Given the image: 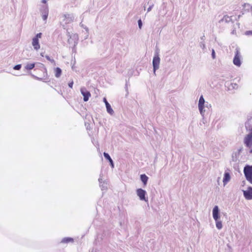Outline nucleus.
<instances>
[{
    "label": "nucleus",
    "mask_w": 252,
    "mask_h": 252,
    "mask_svg": "<svg viewBox=\"0 0 252 252\" xmlns=\"http://www.w3.org/2000/svg\"><path fill=\"white\" fill-rule=\"evenodd\" d=\"M32 76L35 79L38 80H41L42 79L41 78H39L34 75H32Z\"/></svg>",
    "instance_id": "nucleus-37"
},
{
    "label": "nucleus",
    "mask_w": 252,
    "mask_h": 252,
    "mask_svg": "<svg viewBox=\"0 0 252 252\" xmlns=\"http://www.w3.org/2000/svg\"><path fill=\"white\" fill-rule=\"evenodd\" d=\"M80 92L82 95L83 96V100L85 102L88 101L91 94L89 91L87 90L85 87L81 88Z\"/></svg>",
    "instance_id": "nucleus-9"
},
{
    "label": "nucleus",
    "mask_w": 252,
    "mask_h": 252,
    "mask_svg": "<svg viewBox=\"0 0 252 252\" xmlns=\"http://www.w3.org/2000/svg\"><path fill=\"white\" fill-rule=\"evenodd\" d=\"M103 101L105 104L107 112L109 114L112 115L114 113V111H113V109L112 108L110 104L108 103V102L107 101V100L105 97L103 98Z\"/></svg>",
    "instance_id": "nucleus-11"
},
{
    "label": "nucleus",
    "mask_w": 252,
    "mask_h": 252,
    "mask_svg": "<svg viewBox=\"0 0 252 252\" xmlns=\"http://www.w3.org/2000/svg\"><path fill=\"white\" fill-rule=\"evenodd\" d=\"M32 45L33 47L34 50L37 51L40 48V46L39 43V40L36 38H32Z\"/></svg>",
    "instance_id": "nucleus-14"
},
{
    "label": "nucleus",
    "mask_w": 252,
    "mask_h": 252,
    "mask_svg": "<svg viewBox=\"0 0 252 252\" xmlns=\"http://www.w3.org/2000/svg\"><path fill=\"white\" fill-rule=\"evenodd\" d=\"M80 26L81 27H82V28L84 29L88 33L89 32V29L88 27H87L86 26H85V25H84L82 22H81L79 24Z\"/></svg>",
    "instance_id": "nucleus-26"
},
{
    "label": "nucleus",
    "mask_w": 252,
    "mask_h": 252,
    "mask_svg": "<svg viewBox=\"0 0 252 252\" xmlns=\"http://www.w3.org/2000/svg\"><path fill=\"white\" fill-rule=\"evenodd\" d=\"M39 66L41 68V70L43 71L44 75L46 76L47 75V69H46L45 65L41 63H39Z\"/></svg>",
    "instance_id": "nucleus-21"
},
{
    "label": "nucleus",
    "mask_w": 252,
    "mask_h": 252,
    "mask_svg": "<svg viewBox=\"0 0 252 252\" xmlns=\"http://www.w3.org/2000/svg\"><path fill=\"white\" fill-rule=\"evenodd\" d=\"M211 107V105L210 104H209L208 102H205V107H206V108H209V107Z\"/></svg>",
    "instance_id": "nucleus-36"
},
{
    "label": "nucleus",
    "mask_w": 252,
    "mask_h": 252,
    "mask_svg": "<svg viewBox=\"0 0 252 252\" xmlns=\"http://www.w3.org/2000/svg\"><path fill=\"white\" fill-rule=\"evenodd\" d=\"M231 33L232 34H236V30L235 29H234L232 32H231Z\"/></svg>",
    "instance_id": "nucleus-40"
},
{
    "label": "nucleus",
    "mask_w": 252,
    "mask_h": 252,
    "mask_svg": "<svg viewBox=\"0 0 252 252\" xmlns=\"http://www.w3.org/2000/svg\"><path fill=\"white\" fill-rule=\"evenodd\" d=\"M42 33L39 32L36 34V35L33 37V38H36L37 39L39 40V38H40L41 37Z\"/></svg>",
    "instance_id": "nucleus-30"
},
{
    "label": "nucleus",
    "mask_w": 252,
    "mask_h": 252,
    "mask_svg": "<svg viewBox=\"0 0 252 252\" xmlns=\"http://www.w3.org/2000/svg\"><path fill=\"white\" fill-rule=\"evenodd\" d=\"M74 16L73 14L65 13L63 15V21L65 24L72 23L74 20Z\"/></svg>",
    "instance_id": "nucleus-8"
},
{
    "label": "nucleus",
    "mask_w": 252,
    "mask_h": 252,
    "mask_svg": "<svg viewBox=\"0 0 252 252\" xmlns=\"http://www.w3.org/2000/svg\"><path fill=\"white\" fill-rule=\"evenodd\" d=\"M73 239L72 238H64L62 240L63 243H68L69 242H73Z\"/></svg>",
    "instance_id": "nucleus-22"
},
{
    "label": "nucleus",
    "mask_w": 252,
    "mask_h": 252,
    "mask_svg": "<svg viewBox=\"0 0 252 252\" xmlns=\"http://www.w3.org/2000/svg\"><path fill=\"white\" fill-rule=\"evenodd\" d=\"M45 58H46V59L49 61V62H50L52 63H53V64H55L56 63H55V61L54 59H51L49 56L48 55H46L45 56Z\"/></svg>",
    "instance_id": "nucleus-25"
},
{
    "label": "nucleus",
    "mask_w": 252,
    "mask_h": 252,
    "mask_svg": "<svg viewBox=\"0 0 252 252\" xmlns=\"http://www.w3.org/2000/svg\"><path fill=\"white\" fill-rule=\"evenodd\" d=\"M245 34L247 35H252V31H248L245 32Z\"/></svg>",
    "instance_id": "nucleus-33"
},
{
    "label": "nucleus",
    "mask_w": 252,
    "mask_h": 252,
    "mask_svg": "<svg viewBox=\"0 0 252 252\" xmlns=\"http://www.w3.org/2000/svg\"><path fill=\"white\" fill-rule=\"evenodd\" d=\"M140 178L144 185H146L148 180V177L145 174H142L141 175Z\"/></svg>",
    "instance_id": "nucleus-19"
},
{
    "label": "nucleus",
    "mask_w": 252,
    "mask_h": 252,
    "mask_svg": "<svg viewBox=\"0 0 252 252\" xmlns=\"http://www.w3.org/2000/svg\"><path fill=\"white\" fill-rule=\"evenodd\" d=\"M216 227L219 229H220L222 228V223L220 221H219L218 220H216Z\"/></svg>",
    "instance_id": "nucleus-24"
},
{
    "label": "nucleus",
    "mask_w": 252,
    "mask_h": 252,
    "mask_svg": "<svg viewBox=\"0 0 252 252\" xmlns=\"http://www.w3.org/2000/svg\"><path fill=\"white\" fill-rule=\"evenodd\" d=\"M160 58L159 57V52L158 50H156L155 55L153 59V71L154 73L156 74V71L159 68V65L160 63Z\"/></svg>",
    "instance_id": "nucleus-1"
},
{
    "label": "nucleus",
    "mask_w": 252,
    "mask_h": 252,
    "mask_svg": "<svg viewBox=\"0 0 252 252\" xmlns=\"http://www.w3.org/2000/svg\"><path fill=\"white\" fill-rule=\"evenodd\" d=\"M233 63L237 66H240L241 65V54L239 49L237 48L235 52V56L233 58Z\"/></svg>",
    "instance_id": "nucleus-5"
},
{
    "label": "nucleus",
    "mask_w": 252,
    "mask_h": 252,
    "mask_svg": "<svg viewBox=\"0 0 252 252\" xmlns=\"http://www.w3.org/2000/svg\"><path fill=\"white\" fill-rule=\"evenodd\" d=\"M138 27L140 29L141 28L142 26V21L141 19H139L138 21Z\"/></svg>",
    "instance_id": "nucleus-31"
},
{
    "label": "nucleus",
    "mask_w": 252,
    "mask_h": 252,
    "mask_svg": "<svg viewBox=\"0 0 252 252\" xmlns=\"http://www.w3.org/2000/svg\"><path fill=\"white\" fill-rule=\"evenodd\" d=\"M200 47L203 49L204 50V49L206 48V46H205V42H203V41H200Z\"/></svg>",
    "instance_id": "nucleus-27"
},
{
    "label": "nucleus",
    "mask_w": 252,
    "mask_h": 252,
    "mask_svg": "<svg viewBox=\"0 0 252 252\" xmlns=\"http://www.w3.org/2000/svg\"><path fill=\"white\" fill-rule=\"evenodd\" d=\"M47 2L46 0H42V2L43 3H46Z\"/></svg>",
    "instance_id": "nucleus-41"
},
{
    "label": "nucleus",
    "mask_w": 252,
    "mask_h": 252,
    "mask_svg": "<svg viewBox=\"0 0 252 252\" xmlns=\"http://www.w3.org/2000/svg\"><path fill=\"white\" fill-rule=\"evenodd\" d=\"M248 150L250 153H252V143H246Z\"/></svg>",
    "instance_id": "nucleus-23"
},
{
    "label": "nucleus",
    "mask_w": 252,
    "mask_h": 252,
    "mask_svg": "<svg viewBox=\"0 0 252 252\" xmlns=\"http://www.w3.org/2000/svg\"><path fill=\"white\" fill-rule=\"evenodd\" d=\"M236 24L238 25V26H239V23H237Z\"/></svg>",
    "instance_id": "nucleus-45"
},
{
    "label": "nucleus",
    "mask_w": 252,
    "mask_h": 252,
    "mask_svg": "<svg viewBox=\"0 0 252 252\" xmlns=\"http://www.w3.org/2000/svg\"><path fill=\"white\" fill-rule=\"evenodd\" d=\"M40 12L41 13L43 20L46 21L49 13L48 6L46 4L41 5L40 8Z\"/></svg>",
    "instance_id": "nucleus-7"
},
{
    "label": "nucleus",
    "mask_w": 252,
    "mask_h": 252,
    "mask_svg": "<svg viewBox=\"0 0 252 252\" xmlns=\"http://www.w3.org/2000/svg\"><path fill=\"white\" fill-rule=\"evenodd\" d=\"M250 132L244 138V142H252V129H248Z\"/></svg>",
    "instance_id": "nucleus-15"
},
{
    "label": "nucleus",
    "mask_w": 252,
    "mask_h": 252,
    "mask_svg": "<svg viewBox=\"0 0 252 252\" xmlns=\"http://www.w3.org/2000/svg\"><path fill=\"white\" fill-rule=\"evenodd\" d=\"M243 6H244V11L242 13V14H244V11H248V12H249L250 10H251V11L252 12V6H251L250 4L249 3H244V5H243Z\"/></svg>",
    "instance_id": "nucleus-17"
},
{
    "label": "nucleus",
    "mask_w": 252,
    "mask_h": 252,
    "mask_svg": "<svg viewBox=\"0 0 252 252\" xmlns=\"http://www.w3.org/2000/svg\"><path fill=\"white\" fill-rule=\"evenodd\" d=\"M205 36L203 35L202 36H201L200 37V41L205 42Z\"/></svg>",
    "instance_id": "nucleus-38"
},
{
    "label": "nucleus",
    "mask_w": 252,
    "mask_h": 252,
    "mask_svg": "<svg viewBox=\"0 0 252 252\" xmlns=\"http://www.w3.org/2000/svg\"><path fill=\"white\" fill-rule=\"evenodd\" d=\"M205 99L203 97V96L201 95L199 97L198 106L199 112L202 117H204L205 115Z\"/></svg>",
    "instance_id": "nucleus-4"
},
{
    "label": "nucleus",
    "mask_w": 252,
    "mask_h": 252,
    "mask_svg": "<svg viewBox=\"0 0 252 252\" xmlns=\"http://www.w3.org/2000/svg\"><path fill=\"white\" fill-rule=\"evenodd\" d=\"M68 36L69 37V39H68V42L69 44H71V40L72 39L73 40V46L72 47V52L73 53H76V46L78 44L79 40L78 35L76 33L72 34H68Z\"/></svg>",
    "instance_id": "nucleus-2"
},
{
    "label": "nucleus",
    "mask_w": 252,
    "mask_h": 252,
    "mask_svg": "<svg viewBox=\"0 0 252 252\" xmlns=\"http://www.w3.org/2000/svg\"><path fill=\"white\" fill-rule=\"evenodd\" d=\"M103 155H104V157L105 158H106L108 160H111V157H110V156L108 154L104 152L103 153Z\"/></svg>",
    "instance_id": "nucleus-29"
},
{
    "label": "nucleus",
    "mask_w": 252,
    "mask_h": 252,
    "mask_svg": "<svg viewBox=\"0 0 252 252\" xmlns=\"http://www.w3.org/2000/svg\"><path fill=\"white\" fill-rule=\"evenodd\" d=\"M154 4H151L147 9V12L151 11L153 7H154Z\"/></svg>",
    "instance_id": "nucleus-34"
},
{
    "label": "nucleus",
    "mask_w": 252,
    "mask_h": 252,
    "mask_svg": "<svg viewBox=\"0 0 252 252\" xmlns=\"http://www.w3.org/2000/svg\"><path fill=\"white\" fill-rule=\"evenodd\" d=\"M241 15H239L238 16V19H239V18H240V17H241Z\"/></svg>",
    "instance_id": "nucleus-44"
},
{
    "label": "nucleus",
    "mask_w": 252,
    "mask_h": 252,
    "mask_svg": "<svg viewBox=\"0 0 252 252\" xmlns=\"http://www.w3.org/2000/svg\"><path fill=\"white\" fill-rule=\"evenodd\" d=\"M73 83V81L72 80L68 84V87L70 88H72Z\"/></svg>",
    "instance_id": "nucleus-35"
},
{
    "label": "nucleus",
    "mask_w": 252,
    "mask_h": 252,
    "mask_svg": "<svg viewBox=\"0 0 252 252\" xmlns=\"http://www.w3.org/2000/svg\"><path fill=\"white\" fill-rule=\"evenodd\" d=\"M230 180V176L229 173L225 172L223 179V183L224 185H226Z\"/></svg>",
    "instance_id": "nucleus-16"
},
{
    "label": "nucleus",
    "mask_w": 252,
    "mask_h": 252,
    "mask_svg": "<svg viewBox=\"0 0 252 252\" xmlns=\"http://www.w3.org/2000/svg\"><path fill=\"white\" fill-rule=\"evenodd\" d=\"M40 55H41L42 57H44V53H40Z\"/></svg>",
    "instance_id": "nucleus-43"
},
{
    "label": "nucleus",
    "mask_w": 252,
    "mask_h": 252,
    "mask_svg": "<svg viewBox=\"0 0 252 252\" xmlns=\"http://www.w3.org/2000/svg\"><path fill=\"white\" fill-rule=\"evenodd\" d=\"M244 173L247 180L252 184V165H246L244 168Z\"/></svg>",
    "instance_id": "nucleus-3"
},
{
    "label": "nucleus",
    "mask_w": 252,
    "mask_h": 252,
    "mask_svg": "<svg viewBox=\"0 0 252 252\" xmlns=\"http://www.w3.org/2000/svg\"><path fill=\"white\" fill-rule=\"evenodd\" d=\"M34 67H35V63H28V64H27L25 66V68L26 69L30 70L32 69Z\"/></svg>",
    "instance_id": "nucleus-20"
},
{
    "label": "nucleus",
    "mask_w": 252,
    "mask_h": 252,
    "mask_svg": "<svg viewBox=\"0 0 252 252\" xmlns=\"http://www.w3.org/2000/svg\"><path fill=\"white\" fill-rule=\"evenodd\" d=\"M244 195L247 199H252V188H249L247 190L244 191Z\"/></svg>",
    "instance_id": "nucleus-12"
},
{
    "label": "nucleus",
    "mask_w": 252,
    "mask_h": 252,
    "mask_svg": "<svg viewBox=\"0 0 252 252\" xmlns=\"http://www.w3.org/2000/svg\"><path fill=\"white\" fill-rule=\"evenodd\" d=\"M72 44V46H73V40L72 39L71 40V44Z\"/></svg>",
    "instance_id": "nucleus-42"
},
{
    "label": "nucleus",
    "mask_w": 252,
    "mask_h": 252,
    "mask_svg": "<svg viewBox=\"0 0 252 252\" xmlns=\"http://www.w3.org/2000/svg\"><path fill=\"white\" fill-rule=\"evenodd\" d=\"M137 194L141 200L147 201V199L145 197L146 191L141 189H138L136 190Z\"/></svg>",
    "instance_id": "nucleus-10"
},
{
    "label": "nucleus",
    "mask_w": 252,
    "mask_h": 252,
    "mask_svg": "<svg viewBox=\"0 0 252 252\" xmlns=\"http://www.w3.org/2000/svg\"><path fill=\"white\" fill-rule=\"evenodd\" d=\"M212 57L213 59H215L216 58V55H215V50L214 49H212Z\"/></svg>",
    "instance_id": "nucleus-32"
},
{
    "label": "nucleus",
    "mask_w": 252,
    "mask_h": 252,
    "mask_svg": "<svg viewBox=\"0 0 252 252\" xmlns=\"http://www.w3.org/2000/svg\"><path fill=\"white\" fill-rule=\"evenodd\" d=\"M21 67H22L21 64H17V65H15L13 67V69L15 70H18L21 69Z\"/></svg>",
    "instance_id": "nucleus-28"
},
{
    "label": "nucleus",
    "mask_w": 252,
    "mask_h": 252,
    "mask_svg": "<svg viewBox=\"0 0 252 252\" xmlns=\"http://www.w3.org/2000/svg\"><path fill=\"white\" fill-rule=\"evenodd\" d=\"M219 208L217 206H215L213 210V216L215 220H217L219 219Z\"/></svg>",
    "instance_id": "nucleus-13"
},
{
    "label": "nucleus",
    "mask_w": 252,
    "mask_h": 252,
    "mask_svg": "<svg viewBox=\"0 0 252 252\" xmlns=\"http://www.w3.org/2000/svg\"><path fill=\"white\" fill-rule=\"evenodd\" d=\"M55 76L57 78L60 77L62 74V69L60 67H56L55 68Z\"/></svg>",
    "instance_id": "nucleus-18"
},
{
    "label": "nucleus",
    "mask_w": 252,
    "mask_h": 252,
    "mask_svg": "<svg viewBox=\"0 0 252 252\" xmlns=\"http://www.w3.org/2000/svg\"><path fill=\"white\" fill-rule=\"evenodd\" d=\"M234 22L232 20V17L229 16L227 15H224L223 17L220 19L218 23L220 25H223L224 24H229L230 23L233 24Z\"/></svg>",
    "instance_id": "nucleus-6"
},
{
    "label": "nucleus",
    "mask_w": 252,
    "mask_h": 252,
    "mask_svg": "<svg viewBox=\"0 0 252 252\" xmlns=\"http://www.w3.org/2000/svg\"><path fill=\"white\" fill-rule=\"evenodd\" d=\"M109 161L112 167H114V164L112 159L111 158V160H109Z\"/></svg>",
    "instance_id": "nucleus-39"
}]
</instances>
